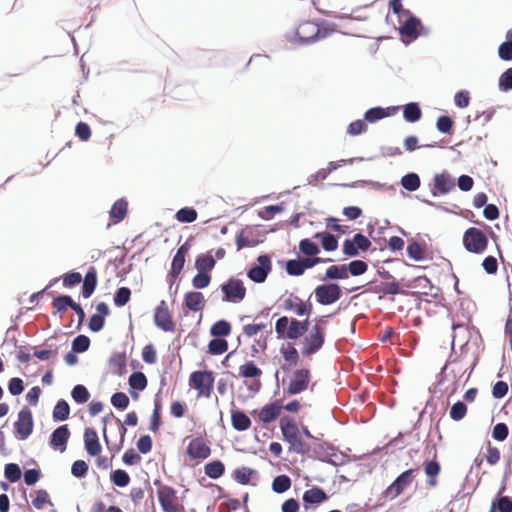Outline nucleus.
Wrapping results in <instances>:
<instances>
[{"instance_id": "32", "label": "nucleus", "mask_w": 512, "mask_h": 512, "mask_svg": "<svg viewBox=\"0 0 512 512\" xmlns=\"http://www.w3.org/2000/svg\"><path fill=\"white\" fill-rule=\"evenodd\" d=\"M213 250L206 253H200L195 259V268L197 271L206 272L211 274V271L216 265V259L212 255Z\"/></svg>"}, {"instance_id": "33", "label": "nucleus", "mask_w": 512, "mask_h": 512, "mask_svg": "<svg viewBox=\"0 0 512 512\" xmlns=\"http://www.w3.org/2000/svg\"><path fill=\"white\" fill-rule=\"evenodd\" d=\"M128 211V201L125 198H119L116 200L110 211L109 216L114 224H117L124 220Z\"/></svg>"}, {"instance_id": "30", "label": "nucleus", "mask_w": 512, "mask_h": 512, "mask_svg": "<svg viewBox=\"0 0 512 512\" xmlns=\"http://www.w3.org/2000/svg\"><path fill=\"white\" fill-rule=\"evenodd\" d=\"M183 305L192 312H198L205 306L203 293L199 291L186 292L183 299Z\"/></svg>"}, {"instance_id": "31", "label": "nucleus", "mask_w": 512, "mask_h": 512, "mask_svg": "<svg viewBox=\"0 0 512 512\" xmlns=\"http://www.w3.org/2000/svg\"><path fill=\"white\" fill-rule=\"evenodd\" d=\"M313 238L320 240L321 247L326 252H333L337 250L339 246V238L338 236L329 233L327 230L316 232L313 235Z\"/></svg>"}, {"instance_id": "47", "label": "nucleus", "mask_w": 512, "mask_h": 512, "mask_svg": "<svg viewBox=\"0 0 512 512\" xmlns=\"http://www.w3.org/2000/svg\"><path fill=\"white\" fill-rule=\"evenodd\" d=\"M128 384L133 390L143 391L148 385V380L143 372L135 371L129 376Z\"/></svg>"}, {"instance_id": "60", "label": "nucleus", "mask_w": 512, "mask_h": 512, "mask_svg": "<svg viewBox=\"0 0 512 512\" xmlns=\"http://www.w3.org/2000/svg\"><path fill=\"white\" fill-rule=\"evenodd\" d=\"M110 402L117 410L124 411L128 408L130 399L124 392L118 391L112 394Z\"/></svg>"}, {"instance_id": "46", "label": "nucleus", "mask_w": 512, "mask_h": 512, "mask_svg": "<svg viewBox=\"0 0 512 512\" xmlns=\"http://www.w3.org/2000/svg\"><path fill=\"white\" fill-rule=\"evenodd\" d=\"M262 375V370L253 362L247 361L239 367V376L243 378L259 379Z\"/></svg>"}, {"instance_id": "12", "label": "nucleus", "mask_w": 512, "mask_h": 512, "mask_svg": "<svg viewBox=\"0 0 512 512\" xmlns=\"http://www.w3.org/2000/svg\"><path fill=\"white\" fill-rule=\"evenodd\" d=\"M417 469L409 468L399 474L395 480L383 491L385 499L393 500L399 496L413 481Z\"/></svg>"}, {"instance_id": "4", "label": "nucleus", "mask_w": 512, "mask_h": 512, "mask_svg": "<svg viewBox=\"0 0 512 512\" xmlns=\"http://www.w3.org/2000/svg\"><path fill=\"white\" fill-rule=\"evenodd\" d=\"M462 244L467 252L480 255L486 251L489 238L481 227H469L463 233Z\"/></svg>"}, {"instance_id": "14", "label": "nucleus", "mask_w": 512, "mask_h": 512, "mask_svg": "<svg viewBox=\"0 0 512 512\" xmlns=\"http://www.w3.org/2000/svg\"><path fill=\"white\" fill-rule=\"evenodd\" d=\"M325 343L324 328L314 325L310 332L304 337L301 353L303 356H310L317 353Z\"/></svg>"}, {"instance_id": "22", "label": "nucleus", "mask_w": 512, "mask_h": 512, "mask_svg": "<svg viewBox=\"0 0 512 512\" xmlns=\"http://www.w3.org/2000/svg\"><path fill=\"white\" fill-rule=\"evenodd\" d=\"M282 409V400L270 402L261 408L258 419L263 423H272L280 416Z\"/></svg>"}, {"instance_id": "44", "label": "nucleus", "mask_w": 512, "mask_h": 512, "mask_svg": "<svg viewBox=\"0 0 512 512\" xmlns=\"http://www.w3.org/2000/svg\"><path fill=\"white\" fill-rule=\"evenodd\" d=\"M256 474L257 471L255 469L249 467H241L233 471L232 477L237 483L241 485H248L251 482L252 476Z\"/></svg>"}, {"instance_id": "50", "label": "nucleus", "mask_w": 512, "mask_h": 512, "mask_svg": "<svg viewBox=\"0 0 512 512\" xmlns=\"http://www.w3.org/2000/svg\"><path fill=\"white\" fill-rule=\"evenodd\" d=\"M291 487V478L286 474L276 476L272 481V490L277 494L288 491Z\"/></svg>"}, {"instance_id": "13", "label": "nucleus", "mask_w": 512, "mask_h": 512, "mask_svg": "<svg viewBox=\"0 0 512 512\" xmlns=\"http://www.w3.org/2000/svg\"><path fill=\"white\" fill-rule=\"evenodd\" d=\"M371 244L369 237L358 232L352 238L343 241L342 253L348 258H354L359 256L361 252H367Z\"/></svg>"}, {"instance_id": "7", "label": "nucleus", "mask_w": 512, "mask_h": 512, "mask_svg": "<svg viewBox=\"0 0 512 512\" xmlns=\"http://www.w3.org/2000/svg\"><path fill=\"white\" fill-rule=\"evenodd\" d=\"M314 295L315 300L322 306L332 305L343 295L342 287L337 283L324 282L323 284L317 285L310 295Z\"/></svg>"}, {"instance_id": "10", "label": "nucleus", "mask_w": 512, "mask_h": 512, "mask_svg": "<svg viewBox=\"0 0 512 512\" xmlns=\"http://www.w3.org/2000/svg\"><path fill=\"white\" fill-rule=\"evenodd\" d=\"M428 187L433 197H440L452 192L456 187V181L447 170H443L433 175Z\"/></svg>"}, {"instance_id": "49", "label": "nucleus", "mask_w": 512, "mask_h": 512, "mask_svg": "<svg viewBox=\"0 0 512 512\" xmlns=\"http://www.w3.org/2000/svg\"><path fill=\"white\" fill-rule=\"evenodd\" d=\"M110 480L115 486L124 488L130 483L131 478L126 470L115 469L110 473Z\"/></svg>"}, {"instance_id": "25", "label": "nucleus", "mask_w": 512, "mask_h": 512, "mask_svg": "<svg viewBox=\"0 0 512 512\" xmlns=\"http://www.w3.org/2000/svg\"><path fill=\"white\" fill-rule=\"evenodd\" d=\"M434 456L432 459L426 460L423 464L424 473L428 477L427 483L431 487L437 485V477L441 471L440 463L436 460V446L433 444Z\"/></svg>"}, {"instance_id": "36", "label": "nucleus", "mask_w": 512, "mask_h": 512, "mask_svg": "<svg viewBox=\"0 0 512 512\" xmlns=\"http://www.w3.org/2000/svg\"><path fill=\"white\" fill-rule=\"evenodd\" d=\"M497 53L502 61H512V28L506 32L505 41L498 46Z\"/></svg>"}, {"instance_id": "64", "label": "nucleus", "mask_w": 512, "mask_h": 512, "mask_svg": "<svg viewBox=\"0 0 512 512\" xmlns=\"http://www.w3.org/2000/svg\"><path fill=\"white\" fill-rule=\"evenodd\" d=\"M498 89L501 92H509L512 90V67L507 68L499 76Z\"/></svg>"}, {"instance_id": "62", "label": "nucleus", "mask_w": 512, "mask_h": 512, "mask_svg": "<svg viewBox=\"0 0 512 512\" xmlns=\"http://www.w3.org/2000/svg\"><path fill=\"white\" fill-rule=\"evenodd\" d=\"M467 413V405L464 401H456L450 408L449 416L454 421L462 420Z\"/></svg>"}, {"instance_id": "55", "label": "nucleus", "mask_w": 512, "mask_h": 512, "mask_svg": "<svg viewBox=\"0 0 512 512\" xmlns=\"http://www.w3.org/2000/svg\"><path fill=\"white\" fill-rule=\"evenodd\" d=\"M4 476L10 483L18 482L22 477V471L17 463H7L4 466Z\"/></svg>"}, {"instance_id": "11", "label": "nucleus", "mask_w": 512, "mask_h": 512, "mask_svg": "<svg viewBox=\"0 0 512 512\" xmlns=\"http://www.w3.org/2000/svg\"><path fill=\"white\" fill-rule=\"evenodd\" d=\"M34 419L32 411L24 406L18 412L17 420L13 424V433L17 440L24 441L33 433Z\"/></svg>"}, {"instance_id": "59", "label": "nucleus", "mask_w": 512, "mask_h": 512, "mask_svg": "<svg viewBox=\"0 0 512 512\" xmlns=\"http://www.w3.org/2000/svg\"><path fill=\"white\" fill-rule=\"evenodd\" d=\"M284 210L285 206L284 203L282 202L279 204H273L264 207L262 210L259 211L258 215L261 219L268 221L273 219L276 214L281 213Z\"/></svg>"}, {"instance_id": "42", "label": "nucleus", "mask_w": 512, "mask_h": 512, "mask_svg": "<svg viewBox=\"0 0 512 512\" xmlns=\"http://www.w3.org/2000/svg\"><path fill=\"white\" fill-rule=\"evenodd\" d=\"M204 471L209 478L217 480L224 475L225 465L221 460H212L205 464Z\"/></svg>"}, {"instance_id": "35", "label": "nucleus", "mask_w": 512, "mask_h": 512, "mask_svg": "<svg viewBox=\"0 0 512 512\" xmlns=\"http://www.w3.org/2000/svg\"><path fill=\"white\" fill-rule=\"evenodd\" d=\"M422 117V110L417 102H409L403 106V118L408 123H416Z\"/></svg>"}, {"instance_id": "8", "label": "nucleus", "mask_w": 512, "mask_h": 512, "mask_svg": "<svg viewBox=\"0 0 512 512\" xmlns=\"http://www.w3.org/2000/svg\"><path fill=\"white\" fill-rule=\"evenodd\" d=\"M272 271V259L267 253L257 256L255 262L247 270V277L256 284H262L266 281Z\"/></svg>"}, {"instance_id": "3", "label": "nucleus", "mask_w": 512, "mask_h": 512, "mask_svg": "<svg viewBox=\"0 0 512 512\" xmlns=\"http://www.w3.org/2000/svg\"><path fill=\"white\" fill-rule=\"evenodd\" d=\"M404 20L399 21L398 33L404 45H409L420 36H428L430 29L423 25L421 19L414 15L410 10L403 15Z\"/></svg>"}, {"instance_id": "34", "label": "nucleus", "mask_w": 512, "mask_h": 512, "mask_svg": "<svg viewBox=\"0 0 512 512\" xmlns=\"http://www.w3.org/2000/svg\"><path fill=\"white\" fill-rule=\"evenodd\" d=\"M402 287H404L402 279L397 280L396 278H393L391 280L385 281L383 283V295L395 296L398 294H403V295L416 296L418 294L417 292L404 291V290H402Z\"/></svg>"}, {"instance_id": "43", "label": "nucleus", "mask_w": 512, "mask_h": 512, "mask_svg": "<svg viewBox=\"0 0 512 512\" xmlns=\"http://www.w3.org/2000/svg\"><path fill=\"white\" fill-rule=\"evenodd\" d=\"M75 303L76 302L73 300V298L70 295L59 294L52 301V305L55 308L54 314L63 313L68 308L72 309V307H74Z\"/></svg>"}, {"instance_id": "29", "label": "nucleus", "mask_w": 512, "mask_h": 512, "mask_svg": "<svg viewBox=\"0 0 512 512\" xmlns=\"http://www.w3.org/2000/svg\"><path fill=\"white\" fill-rule=\"evenodd\" d=\"M402 282H403V286L408 288V289H418V290H421V292H417V293H422L424 295H428L429 293L427 292V289H433L434 286L431 282V280L425 276V275H420V276H416L412 279H405V278H402ZM419 294H417L416 296H418Z\"/></svg>"}, {"instance_id": "9", "label": "nucleus", "mask_w": 512, "mask_h": 512, "mask_svg": "<svg viewBox=\"0 0 512 512\" xmlns=\"http://www.w3.org/2000/svg\"><path fill=\"white\" fill-rule=\"evenodd\" d=\"M222 301L227 303H239L246 296V287L241 279L229 277L220 285Z\"/></svg>"}, {"instance_id": "53", "label": "nucleus", "mask_w": 512, "mask_h": 512, "mask_svg": "<svg viewBox=\"0 0 512 512\" xmlns=\"http://www.w3.org/2000/svg\"><path fill=\"white\" fill-rule=\"evenodd\" d=\"M347 268L348 276H361L365 274L368 270V264L364 260L355 259L345 264Z\"/></svg>"}, {"instance_id": "40", "label": "nucleus", "mask_w": 512, "mask_h": 512, "mask_svg": "<svg viewBox=\"0 0 512 512\" xmlns=\"http://www.w3.org/2000/svg\"><path fill=\"white\" fill-rule=\"evenodd\" d=\"M317 36L319 37V41L327 38L332 33L338 30V25L334 22H329L324 19H318L315 21Z\"/></svg>"}, {"instance_id": "58", "label": "nucleus", "mask_w": 512, "mask_h": 512, "mask_svg": "<svg viewBox=\"0 0 512 512\" xmlns=\"http://www.w3.org/2000/svg\"><path fill=\"white\" fill-rule=\"evenodd\" d=\"M71 397L77 404H84L89 400L90 393L86 386L77 384L71 390Z\"/></svg>"}, {"instance_id": "38", "label": "nucleus", "mask_w": 512, "mask_h": 512, "mask_svg": "<svg viewBox=\"0 0 512 512\" xmlns=\"http://www.w3.org/2000/svg\"><path fill=\"white\" fill-rule=\"evenodd\" d=\"M70 405L65 399H59L52 411V418L54 422H63L69 418Z\"/></svg>"}, {"instance_id": "52", "label": "nucleus", "mask_w": 512, "mask_h": 512, "mask_svg": "<svg viewBox=\"0 0 512 512\" xmlns=\"http://www.w3.org/2000/svg\"><path fill=\"white\" fill-rule=\"evenodd\" d=\"M198 213L193 207H182L176 214L175 219L180 223H192L197 220Z\"/></svg>"}, {"instance_id": "20", "label": "nucleus", "mask_w": 512, "mask_h": 512, "mask_svg": "<svg viewBox=\"0 0 512 512\" xmlns=\"http://www.w3.org/2000/svg\"><path fill=\"white\" fill-rule=\"evenodd\" d=\"M84 448L88 455L95 457L101 454L102 445L99 441L97 431L92 427H86L83 435Z\"/></svg>"}, {"instance_id": "57", "label": "nucleus", "mask_w": 512, "mask_h": 512, "mask_svg": "<svg viewBox=\"0 0 512 512\" xmlns=\"http://www.w3.org/2000/svg\"><path fill=\"white\" fill-rule=\"evenodd\" d=\"M280 353L283 356L284 360L289 365H297L299 362V353L295 348L294 344L288 343L287 347L282 346L280 348Z\"/></svg>"}, {"instance_id": "23", "label": "nucleus", "mask_w": 512, "mask_h": 512, "mask_svg": "<svg viewBox=\"0 0 512 512\" xmlns=\"http://www.w3.org/2000/svg\"><path fill=\"white\" fill-rule=\"evenodd\" d=\"M231 425L234 430L238 432H243L248 430L251 427V419L246 415V413L240 408L235 407L234 401H231Z\"/></svg>"}, {"instance_id": "1", "label": "nucleus", "mask_w": 512, "mask_h": 512, "mask_svg": "<svg viewBox=\"0 0 512 512\" xmlns=\"http://www.w3.org/2000/svg\"><path fill=\"white\" fill-rule=\"evenodd\" d=\"M279 426L283 441L289 444L287 451L288 453H296L307 456L308 454L313 453V447L303 441L300 429L294 419L289 416H283L280 419Z\"/></svg>"}, {"instance_id": "61", "label": "nucleus", "mask_w": 512, "mask_h": 512, "mask_svg": "<svg viewBox=\"0 0 512 512\" xmlns=\"http://www.w3.org/2000/svg\"><path fill=\"white\" fill-rule=\"evenodd\" d=\"M131 299V290L128 287H119L113 296V302L117 307L125 306Z\"/></svg>"}, {"instance_id": "45", "label": "nucleus", "mask_w": 512, "mask_h": 512, "mask_svg": "<svg viewBox=\"0 0 512 512\" xmlns=\"http://www.w3.org/2000/svg\"><path fill=\"white\" fill-rule=\"evenodd\" d=\"M491 508L496 512H512V497L496 495L491 502Z\"/></svg>"}, {"instance_id": "56", "label": "nucleus", "mask_w": 512, "mask_h": 512, "mask_svg": "<svg viewBox=\"0 0 512 512\" xmlns=\"http://www.w3.org/2000/svg\"><path fill=\"white\" fill-rule=\"evenodd\" d=\"M299 251L305 256H317L320 247L310 238H303L299 242Z\"/></svg>"}, {"instance_id": "17", "label": "nucleus", "mask_w": 512, "mask_h": 512, "mask_svg": "<svg viewBox=\"0 0 512 512\" xmlns=\"http://www.w3.org/2000/svg\"><path fill=\"white\" fill-rule=\"evenodd\" d=\"M310 379L311 374L308 369L302 368L295 370L285 392L288 395H298L304 392L308 388Z\"/></svg>"}, {"instance_id": "63", "label": "nucleus", "mask_w": 512, "mask_h": 512, "mask_svg": "<svg viewBox=\"0 0 512 512\" xmlns=\"http://www.w3.org/2000/svg\"><path fill=\"white\" fill-rule=\"evenodd\" d=\"M91 341L87 335L80 334L77 335L71 343V348L74 349V352L84 353L90 347Z\"/></svg>"}, {"instance_id": "37", "label": "nucleus", "mask_w": 512, "mask_h": 512, "mask_svg": "<svg viewBox=\"0 0 512 512\" xmlns=\"http://www.w3.org/2000/svg\"><path fill=\"white\" fill-rule=\"evenodd\" d=\"M109 364L116 367L113 374L122 377L126 373L127 357L125 352H114L109 358Z\"/></svg>"}, {"instance_id": "15", "label": "nucleus", "mask_w": 512, "mask_h": 512, "mask_svg": "<svg viewBox=\"0 0 512 512\" xmlns=\"http://www.w3.org/2000/svg\"><path fill=\"white\" fill-rule=\"evenodd\" d=\"M157 497L163 512H184L183 506H177V492L173 487L158 489Z\"/></svg>"}, {"instance_id": "48", "label": "nucleus", "mask_w": 512, "mask_h": 512, "mask_svg": "<svg viewBox=\"0 0 512 512\" xmlns=\"http://www.w3.org/2000/svg\"><path fill=\"white\" fill-rule=\"evenodd\" d=\"M228 350V341L223 338L211 339L207 346V352L211 355H222Z\"/></svg>"}, {"instance_id": "27", "label": "nucleus", "mask_w": 512, "mask_h": 512, "mask_svg": "<svg viewBox=\"0 0 512 512\" xmlns=\"http://www.w3.org/2000/svg\"><path fill=\"white\" fill-rule=\"evenodd\" d=\"M327 499L328 496L325 491L318 486H313L311 489L306 490L302 497L305 509H308L311 505L314 504H321Z\"/></svg>"}, {"instance_id": "51", "label": "nucleus", "mask_w": 512, "mask_h": 512, "mask_svg": "<svg viewBox=\"0 0 512 512\" xmlns=\"http://www.w3.org/2000/svg\"><path fill=\"white\" fill-rule=\"evenodd\" d=\"M454 126L455 122L449 115H440L436 120V129L442 134L451 135L453 133Z\"/></svg>"}, {"instance_id": "41", "label": "nucleus", "mask_w": 512, "mask_h": 512, "mask_svg": "<svg viewBox=\"0 0 512 512\" xmlns=\"http://www.w3.org/2000/svg\"><path fill=\"white\" fill-rule=\"evenodd\" d=\"M400 185L408 192H415L421 185L420 176L415 172H408L401 177Z\"/></svg>"}, {"instance_id": "6", "label": "nucleus", "mask_w": 512, "mask_h": 512, "mask_svg": "<svg viewBox=\"0 0 512 512\" xmlns=\"http://www.w3.org/2000/svg\"><path fill=\"white\" fill-rule=\"evenodd\" d=\"M188 382L192 389L197 390L198 396L209 398L214 387V373L208 369L193 371Z\"/></svg>"}, {"instance_id": "54", "label": "nucleus", "mask_w": 512, "mask_h": 512, "mask_svg": "<svg viewBox=\"0 0 512 512\" xmlns=\"http://www.w3.org/2000/svg\"><path fill=\"white\" fill-rule=\"evenodd\" d=\"M293 297L297 301L293 312H295V314L299 317L306 316V319H308L313 311V305L310 301V298L304 301L298 296Z\"/></svg>"}, {"instance_id": "19", "label": "nucleus", "mask_w": 512, "mask_h": 512, "mask_svg": "<svg viewBox=\"0 0 512 512\" xmlns=\"http://www.w3.org/2000/svg\"><path fill=\"white\" fill-rule=\"evenodd\" d=\"M70 429L67 424H63L55 428L49 437V445L52 449L63 453L67 448L70 438Z\"/></svg>"}, {"instance_id": "2", "label": "nucleus", "mask_w": 512, "mask_h": 512, "mask_svg": "<svg viewBox=\"0 0 512 512\" xmlns=\"http://www.w3.org/2000/svg\"><path fill=\"white\" fill-rule=\"evenodd\" d=\"M309 320H298L293 317L281 316L275 322V332L278 339L297 340L309 330Z\"/></svg>"}, {"instance_id": "18", "label": "nucleus", "mask_w": 512, "mask_h": 512, "mask_svg": "<svg viewBox=\"0 0 512 512\" xmlns=\"http://www.w3.org/2000/svg\"><path fill=\"white\" fill-rule=\"evenodd\" d=\"M186 455L191 460H205L211 455V448L201 436H198L188 443Z\"/></svg>"}, {"instance_id": "28", "label": "nucleus", "mask_w": 512, "mask_h": 512, "mask_svg": "<svg viewBox=\"0 0 512 512\" xmlns=\"http://www.w3.org/2000/svg\"><path fill=\"white\" fill-rule=\"evenodd\" d=\"M407 256L414 261L420 262L426 259H431L428 256V249L426 244H420L415 239H411L406 247Z\"/></svg>"}, {"instance_id": "5", "label": "nucleus", "mask_w": 512, "mask_h": 512, "mask_svg": "<svg viewBox=\"0 0 512 512\" xmlns=\"http://www.w3.org/2000/svg\"><path fill=\"white\" fill-rule=\"evenodd\" d=\"M315 21L302 22L294 32L285 35L286 40L291 44L308 46L319 41Z\"/></svg>"}, {"instance_id": "26", "label": "nucleus", "mask_w": 512, "mask_h": 512, "mask_svg": "<svg viewBox=\"0 0 512 512\" xmlns=\"http://www.w3.org/2000/svg\"><path fill=\"white\" fill-rule=\"evenodd\" d=\"M347 268L345 264H335L329 266L325 273L319 278L322 282L335 283L337 280L348 279Z\"/></svg>"}, {"instance_id": "16", "label": "nucleus", "mask_w": 512, "mask_h": 512, "mask_svg": "<svg viewBox=\"0 0 512 512\" xmlns=\"http://www.w3.org/2000/svg\"><path fill=\"white\" fill-rule=\"evenodd\" d=\"M154 324L164 332H173L175 323L165 300H161L154 310Z\"/></svg>"}, {"instance_id": "21", "label": "nucleus", "mask_w": 512, "mask_h": 512, "mask_svg": "<svg viewBox=\"0 0 512 512\" xmlns=\"http://www.w3.org/2000/svg\"><path fill=\"white\" fill-rule=\"evenodd\" d=\"M334 450L335 448L332 444L327 442H319L318 445L313 447V453L308 454V458L336 466L337 463L332 458L335 453H330V451Z\"/></svg>"}, {"instance_id": "24", "label": "nucleus", "mask_w": 512, "mask_h": 512, "mask_svg": "<svg viewBox=\"0 0 512 512\" xmlns=\"http://www.w3.org/2000/svg\"><path fill=\"white\" fill-rule=\"evenodd\" d=\"M81 288V295L84 299L90 298L98 285L97 270L94 266H90L86 271Z\"/></svg>"}, {"instance_id": "39", "label": "nucleus", "mask_w": 512, "mask_h": 512, "mask_svg": "<svg viewBox=\"0 0 512 512\" xmlns=\"http://www.w3.org/2000/svg\"><path fill=\"white\" fill-rule=\"evenodd\" d=\"M232 326L229 321L220 319L210 327V335L215 338H225L230 335Z\"/></svg>"}]
</instances>
